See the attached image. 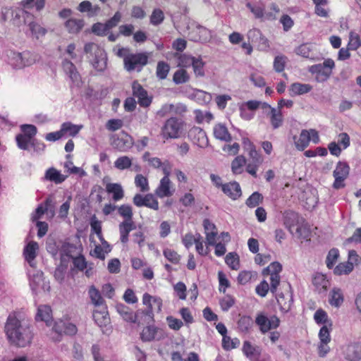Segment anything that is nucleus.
I'll return each mask as SVG.
<instances>
[{
  "label": "nucleus",
  "instance_id": "4d7b16f0",
  "mask_svg": "<svg viewBox=\"0 0 361 361\" xmlns=\"http://www.w3.org/2000/svg\"><path fill=\"white\" fill-rule=\"evenodd\" d=\"M33 139L26 137L22 134H18L16 137V141L18 148L23 150L28 149L29 145L32 146Z\"/></svg>",
  "mask_w": 361,
  "mask_h": 361
},
{
  "label": "nucleus",
  "instance_id": "3c124183",
  "mask_svg": "<svg viewBox=\"0 0 361 361\" xmlns=\"http://www.w3.org/2000/svg\"><path fill=\"white\" fill-rule=\"evenodd\" d=\"M353 269V263L351 262H347L344 263H340L338 264L334 272L336 275L348 274Z\"/></svg>",
  "mask_w": 361,
  "mask_h": 361
},
{
  "label": "nucleus",
  "instance_id": "dca6fc26",
  "mask_svg": "<svg viewBox=\"0 0 361 361\" xmlns=\"http://www.w3.org/2000/svg\"><path fill=\"white\" fill-rule=\"evenodd\" d=\"M284 225L291 234H293L295 228L300 224H302L305 219L298 213L293 211H288L283 214Z\"/></svg>",
  "mask_w": 361,
  "mask_h": 361
},
{
  "label": "nucleus",
  "instance_id": "c9c22d12",
  "mask_svg": "<svg viewBox=\"0 0 361 361\" xmlns=\"http://www.w3.org/2000/svg\"><path fill=\"white\" fill-rule=\"evenodd\" d=\"M82 128V126L75 125L71 122H65L61 126L63 136L68 135L71 137L77 135Z\"/></svg>",
  "mask_w": 361,
  "mask_h": 361
},
{
  "label": "nucleus",
  "instance_id": "c03bdc74",
  "mask_svg": "<svg viewBox=\"0 0 361 361\" xmlns=\"http://www.w3.org/2000/svg\"><path fill=\"white\" fill-rule=\"evenodd\" d=\"M253 325V320L250 316H242L238 321V328L240 331L243 333L249 332Z\"/></svg>",
  "mask_w": 361,
  "mask_h": 361
},
{
  "label": "nucleus",
  "instance_id": "7ed1b4c3",
  "mask_svg": "<svg viewBox=\"0 0 361 361\" xmlns=\"http://www.w3.org/2000/svg\"><path fill=\"white\" fill-rule=\"evenodd\" d=\"M5 332L8 341L20 348L29 345L33 337L30 327L22 325L19 319L11 314L5 325Z\"/></svg>",
  "mask_w": 361,
  "mask_h": 361
},
{
  "label": "nucleus",
  "instance_id": "20e7f679",
  "mask_svg": "<svg viewBox=\"0 0 361 361\" xmlns=\"http://www.w3.org/2000/svg\"><path fill=\"white\" fill-rule=\"evenodd\" d=\"M116 54L123 60V67L128 72H140L148 63L149 56L147 52L132 53L129 48L120 47Z\"/></svg>",
  "mask_w": 361,
  "mask_h": 361
},
{
  "label": "nucleus",
  "instance_id": "393cba45",
  "mask_svg": "<svg viewBox=\"0 0 361 361\" xmlns=\"http://www.w3.org/2000/svg\"><path fill=\"white\" fill-rule=\"evenodd\" d=\"M39 249L38 243L35 241L29 242L24 248L23 255L25 260L32 266V262L37 257V251Z\"/></svg>",
  "mask_w": 361,
  "mask_h": 361
},
{
  "label": "nucleus",
  "instance_id": "a18cd8bd",
  "mask_svg": "<svg viewBox=\"0 0 361 361\" xmlns=\"http://www.w3.org/2000/svg\"><path fill=\"white\" fill-rule=\"evenodd\" d=\"M313 285L319 290V291H325L329 286V281L326 279L324 275L317 274L312 279Z\"/></svg>",
  "mask_w": 361,
  "mask_h": 361
},
{
  "label": "nucleus",
  "instance_id": "bf43d9fd",
  "mask_svg": "<svg viewBox=\"0 0 361 361\" xmlns=\"http://www.w3.org/2000/svg\"><path fill=\"white\" fill-rule=\"evenodd\" d=\"M361 46V39L358 34L355 32H350L349 42L348 44V49L356 50Z\"/></svg>",
  "mask_w": 361,
  "mask_h": 361
},
{
  "label": "nucleus",
  "instance_id": "ddd939ff",
  "mask_svg": "<svg viewBox=\"0 0 361 361\" xmlns=\"http://www.w3.org/2000/svg\"><path fill=\"white\" fill-rule=\"evenodd\" d=\"M350 172V167L346 162L338 161L336 169L333 171V176L335 180L333 183V188L338 190L345 187L344 181L348 178Z\"/></svg>",
  "mask_w": 361,
  "mask_h": 361
},
{
  "label": "nucleus",
  "instance_id": "473e14b6",
  "mask_svg": "<svg viewBox=\"0 0 361 361\" xmlns=\"http://www.w3.org/2000/svg\"><path fill=\"white\" fill-rule=\"evenodd\" d=\"M52 204V200L51 197H48L43 204H39L35 209V212L32 214L31 220L35 222L42 217L49 209Z\"/></svg>",
  "mask_w": 361,
  "mask_h": 361
},
{
  "label": "nucleus",
  "instance_id": "603ef678",
  "mask_svg": "<svg viewBox=\"0 0 361 361\" xmlns=\"http://www.w3.org/2000/svg\"><path fill=\"white\" fill-rule=\"evenodd\" d=\"M240 344V341L237 338H231L228 336H224L222 338V347L226 350H231L236 348Z\"/></svg>",
  "mask_w": 361,
  "mask_h": 361
},
{
  "label": "nucleus",
  "instance_id": "f3484780",
  "mask_svg": "<svg viewBox=\"0 0 361 361\" xmlns=\"http://www.w3.org/2000/svg\"><path fill=\"white\" fill-rule=\"evenodd\" d=\"M189 136L193 142L200 147H205L209 144L205 131L200 127H193L189 132Z\"/></svg>",
  "mask_w": 361,
  "mask_h": 361
},
{
  "label": "nucleus",
  "instance_id": "a211bd4d",
  "mask_svg": "<svg viewBox=\"0 0 361 361\" xmlns=\"http://www.w3.org/2000/svg\"><path fill=\"white\" fill-rule=\"evenodd\" d=\"M344 355L348 361L361 360V342H353L348 344L345 350Z\"/></svg>",
  "mask_w": 361,
  "mask_h": 361
},
{
  "label": "nucleus",
  "instance_id": "ea45409f",
  "mask_svg": "<svg viewBox=\"0 0 361 361\" xmlns=\"http://www.w3.org/2000/svg\"><path fill=\"white\" fill-rule=\"evenodd\" d=\"M312 89V86L309 84L295 82L291 85L290 91L291 95H300L310 92Z\"/></svg>",
  "mask_w": 361,
  "mask_h": 361
},
{
  "label": "nucleus",
  "instance_id": "58836bf2",
  "mask_svg": "<svg viewBox=\"0 0 361 361\" xmlns=\"http://www.w3.org/2000/svg\"><path fill=\"white\" fill-rule=\"evenodd\" d=\"M159 329L154 326H147L145 327L141 334L140 338L143 341H152L156 338Z\"/></svg>",
  "mask_w": 361,
  "mask_h": 361
},
{
  "label": "nucleus",
  "instance_id": "1a4fd4ad",
  "mask_svg": "<svg viewBox=\"0 0 361 361\" xmlns=\"http://www.w3.org/2000/svg\"><path fill=\"white\" fill-rule=\"evenodd\" d=\"M84 51L94 58L92 59V66L97 71H103L106 66V54L105 51L94 42L85 44Z\"/></svg>",
  "mask_w": 361,
  "mask_h": 361
},
{
  "label": "nucleus",
  "instance_id": "09e8293b",
  "mask_svg": "<svg viewBox=\"0 0 361 361\" xmlns=\"http://www.w3.org/2000/svg\"><path fill=\"white\" fill-rule=\"evenodd\" d=\"M131 166H132V159H130L128 156L119 157L114 161V167L121 171L128 169Z\"/></svg>",
  "mask_w": 361,
  "mask_h": 361
},
{
  "label": "nucleus",
  "instance_id": "0eeeda50",
  "mask_svg": "<svg viewBox=\"0 0 361 361\" xmlns=\"http://www.w3.org/2000/svg\"><path fill=\"white\" fill-rule=\"evenodd\" d=\"M77 331V326L68 320L59 319L54 322L49 338L54 342H59L63 335L73 336Z\"/></svg>",
  "mask_w": 361,
  "mask_h": 361
},
{
  "label": "nucleus",
  "instance_id": "39448f33",
  "mask_svg": "<svg viewBox=\"0 0 361 361\" xmlns=\"http://www.w3.org/2000/svg\"><path fill=\"white\" fill-rule=\"evenodd\" d=\"M118 213L123 218V221L118 225L120 240L123 244H126L130 233L136 227L133 221V208L129 204H121L118 207Z\"/></svg>",
  "mask_w": 361,
  "mask_h": 361
},
{
  "label": "nucleus",
  "instance_id": "37998d69",
  "mask_svg": "<svg viewBox=\"0 0 361 361\" xmlns=\"http://www.w3.org/2000/svg\"><path fill=\"white\" fill-rule=\"evenodd\" d=\"M225 262L232 270L240 269V258L236 252H229L225 257Z\"/></svg>",
  "mask_w": 361,
  "mask_h": 361
},
{
  "label": "nucleus",
  "instance_id": "69168bd1",
  "mask_svg": "<svg viewBox=\"0 0 361 361\" xmlns=\"http://www.w3.org/2000/svg\"><path fill=\"white\" fill-rule=\"evenodd\" d=\"M218 279H219V290L222 293H225L226 288L231 286L230 281L226 277V275L222 271H218Z\"/></svg>",
  "mask_w": 361,
  "mask_h": 361
},
{
  "label": "nucleus",
  "instance_id": "4468645a",
  "mask_svg": "<svg viewBox=\"0 0 361 361\" xmlns=\"http://www.w3.org/2000/svg\"><path fill=\"white\" fill-rule=\"evenodd\" d=\"M132 93L134 97L137 99V103L142 107H149L152 102V97L148 96L147 91L140 84L137 80L132 83Z\"/></svg>",
  "mask_w": 361,
  "mask_h": 361
},
{
  "label": "nucleus",
  "instance_id": "2f4dec72",
  "mask_svg": "<svg viewBox=\"0 0 361 361\" xmlns=\"http://www.w3.org/2000/svg\"><path fill=\"white\" fill-rule=\"evenodd\" d=\"M66 176L61 174L60 171L54 167L48 169L45 173V178L55 183L56 184L63 183L66 180Z\"/></svg>",
  "mask_w": 361,
  "mask_h": 361
},
{
  "label": "nucleus",
  "instance_id": "423d86ee",
  "mask_svg": "<svg viewBox=\"0 0 361 361\" xmlns=\"http://www.w3.org/2000/svg\"><path fill=\"white\" fill-rule=\"evenodd\" d=\"M243 147L249 155V163L247 164L246 171L248 173L256 177L257 171L259 166L262 162V158L256 150L253 142H252L249 138L245 137L243 139Z\"/></svg>",
  "mask_w": 361,
  "mask_h": 361
},
{
  "label": "nucleus",
  "instance_id": "0e129e2a",
  "mask_svg": "<svg viewBox=\"0 0 361 361\" xmlns=\"http://www.w3.org/2000/svg\"><path fill=\"white\" fill-rule=\"evenodd\" d=\"M288 62V58L284 55H278L274 58V68L278 72H282Z\"/></svg>",
  "mask_w": 361,
  "mask_h": 361
},
{
  "label": "nucleus",
  "instance_id": "79ce46f5",
  "mask_svg": "<svg viewBox=\"0 0 361 361\" xmlns=\"http://www.w3.org/2000/svg\"><path fill=\"white\" fill-rule=\"evenodd\" d=\"M90 226L91 229L92 231H94L97 237L101 240L102 245L104 246L106 245L109 247L108 243L104 239L102 235V222L96 219L95 216H94L90 221Z\"/></svg>",
  "mask_w": 361,
  "mask_h": 361
},
{
  "label": "nucleus",
  "instance_id": "72a5a7b5",
  "mask_svg": "<svg viewBox=\"0 0 361 361\" xmlns=\"http://www.w3.org/2000/svg\"><path fill=\"white\" fill-rule=\"evenodd\" d=\"M293 235L299 239L308 240L310 235V231L307 224L305 222V220H304L302 224H300L295 228Z\"/></svg>",
  "mask_w": 361,
  "mask_h": 361
},
{
  "label": "nucleus",
  "instance_id": "864d4df0",
  "mask_svg": "<svg viewBox=\"0 0 361 361\" xmlns=\"http://www.w3.org/2000/svg\"><path fill=\"white\" fill-rule=\"evenodd\" d=\"M164 20V13L160 8H155L152 11L150 16V23L157 26L163 23Z\"/></svg>",
  "mask_w": 361,
  "mask_h": 361
},
{
  "label": "nucleus",
  "instance_id": "13d9d810",
  "mask_svg": "<svg viewBox=\"0 0 361 361\" xmlns=\"http://www.w3.org/2000/svg\"><path fill=\"white\" fill-rule=\"evenodd\" d=\"M263 201V196L258 192H253L245 202L246 205L250 208L258 206Z\"/></svg>",
  "mask_w": 361,
  "mask_h": 361
},
{
  "label": "nucleus",
  "instance_id": "8fccbe9b",
  "mask_svg": "<svg viewBox=\"0 0 361 361\" xmlns=\"http://www.w3.org/2000/svg\"><path fill=\"white\" fill-rule=\"evenodd\" d=\"M189 79V75L184 68L177 70L173 75V81L177 85L185 83Z\"/></svg>",
  "mask_w": 361,
  "mask_h": 361
},
{
  "label": "nucleus",
  "instance_id": "aec40b11",
  "mask_svg": "<svg viewBox=\"0 0 361 361\" xmlns=\"http://www.w3.org/2000/svg\"><path fill=\"white\" fill-rule=\"evenodd\" d=\"M221 190L225 195L233 200H237L242 195L240 186L235 181L224 184L221 185Z\"/></svg>",
  "mask_w": 361,
  "mask_h": 361
},
{
  "label": "nucleus",
  "instance_id": "7c9ffc66",
  "mask_svg": "<svg viewBox=\"0 0 361 361\" xmlns=\"http://www.w3.org/2000/svg\"><path fill=\"white\" fill-rule=\"evenodd\" d=\"M84 26V21L82 19L70 18L65 23V27L69 33H78Z\"/></svg>",
  "mask_w": 361,
  "mask_h": 361
},
{
  "label": "nucleus",
  "instance_id": "a19ab883",
  "mask_svg": "<svg viewBox=\"0 0 361 361\" xmlns=\"http://www.w3.org/2000/svg\"><path fill=\"white\" fill-rule=\"evenodd\" d=\"M246 164V159L243 155L237 156L231 163V170L234 174H240Z\"/></svg>",
  "mask_w": 361,
  "mask_h": 361
},
{
  "label": "nucleus",
  "instance_id": "9d476101",
  "mask_svg": "<svg viewBox=\"0 0 361 361\" xmlns=\"http://www.w3.org/2000/svg\"><path fill=\"white\" fill-rule=\"evenodd\" d=\"M184 122L176 117L168 118L161 129V135L165 140L176 139L180 137Z\"/></svg>",
  "mask_w": 361,
  "mask_h": 361
},
{
  "label": "nucleus",
  "instance_id": "6e6552de",
  "mask_svg": "<svg viewBox=\"0 0 361 361\" xmlns=\"http://www.w3.org/2000/svg\"><path fill=\"white\" fill-rule=\"evenodd\" d=\"M171 169V165L165 164L163 169L164 176L154 190V195L159 198L170 197L175 193L176 188L169 178Z\"/></svg>",
  "mask_w": 361,
  "mask_h": 361
},
{
  "label": "nucleus",
  "instance_id": "6ab92c4d",
  "mask_svg": "<svg viewBox=\"0 0 361 361\" xmlns=\"http://www.w3.org/2000/svg\"><path fill=\"white\" fill-rule=\"evenodd\" d=\"M62 68L73 83L78 85L81 81V77L75 66L68 59L62 61Z\"/></svg>",
  "mask_w": 361,
  "mask_h": 361
},
{
  "label": "nucleus",
  "instance_id": "5fc2aeb1",
  "mask_svg": "<svg viewBox=\"0 0 361 361\" xmlns=\"http://www.w3.org/2000/svg\"><path fill=\"white\" fill-rule=\"evenodd\" d=\"M163 255L167 259V260L174 264H179L181 259L180 255L176 251L171 248L164 249L163 251Z\"/></svg>",
  "mask_w": 361,
  "mask_h": 361
},
{
  "label": "nucleus",
  "instance_id": "412c9836",
  "mask_svg": "<svg viewBox=\"0 0 361 361\" xmlns=\"http://www.w3.org/2000/svg\"><path fill=\"white\" fill-rule=\"evenodd\" d=\"M203 226L206 235L207 243L208 245H214L215 239H216L218 235L216 226L208 219L204 220Z\"/></svg>",
  "mask_w": 361,
  "mask_h": 361
},
{
  "label": "nucleus",
  "instance_id": "c85d7f7f",
  "mask_svg": "<svg viewBox=\"0 0 361 361\" xmlns=\"http://www.w3.org/2000/svg\"><path fill=\"white\" fill-rule=\"evenodd\" d=\"M93 318L98 326L100 327L106 326L110 321L106 307H103L102 310H94Z\"/></svg>",
  "mask_w": 361,
  "mask_h": 361
},
{
  "label": "nucleus",
  "instance_id": "2eb2a0df",
  "mask_svg": "<svg viewBox=\"0 0 361 361\" xmlns=\"http://www.w3.org/2000/svg\"><path fill=\"white\" fill-rule=\"evenodd\" d=\"M155 195L147 193L145 195L136 194L133 198V204L138 207H146L153 210L157 211L159 209V202L154 197Z\"/></svg>",
  "mask_w": 361,
  "mask_h": 361
},
{
  "label": "nucleus",
  "instance_id": "e2e57ef3",
  "mask_svg": "<svg viewBox=\"0 0 361 361\" xmlns=\"http://www.w3.org/2000/svg\"><path fill=\"white\" fill-rule=\"evenodd\" d=\"M242 350L246 357L251 360H254L257 357L256 349L250 342L245 341Z\"/></svg>",
  "mask_w": 361,
  "mask_h": 361
},
{
  "label": "nucleus",
  "instance_id": "774afa93",
  "mask_svg": "<svg viewBox=\"0 0 361 361\" xmlns=\"http://www.w3.org/2000/svg\"><path fill=\"white\" fill-rule=\"evenodd\" d=\"M338 257L339 253L337 249L333 248L329 250L326 260V266L329 269L333 268Z\"/></svg>",
  "mask_w": 361,
  "mask_h": 361
},
{
  "label": "nucleus",
  "instance_id": "5701e85b",
  "mask_svg": "<svg viewBox=\"0 0 361 361\" xmlns=\"http://www.w3.org/2000/svg\"><path fill=\"white\" fill-rule=\"evenodd\" d=\"M194 33L195 35L192 36L191 39L195 42H207L212 37L210 30L202 25L197 26L192 35Z\"/></svg>",
  "mask_w": 361,
  "mask_h": 361
},
{
  "label": "nucleus",
  "instance_id": "bb28decb",
  "mask_svg": "<svg viewBox=\"0 0 361 361\" xmlns=\"http://www.w3.org/2000/svg\"><path fill=\"white\" fill-rule=\"evenodd\" d=\"M294 142L296 148L298 150H304L308 145L310 141V133L307 130H302L300 136L293 137Z\"/></svg>",
  "mask_w": 361,
  "mask_h": 361
},
{
  "label": "nucleus",
  "instance_id": "4be33fe9",
  "mask_svg": "<svg viewBox=\"0 0 361 361\" xmlns=\"http://www.w3.org/2000/svg\"><path fill=\"white\" fill-rule=\"evenodd\" d=\"M36 321H42L45 322L47 326H50L53 317L52 310L49 305H40L37 309V312L35 316Z\"/></svg>",
  "mask_w": 361,
  "mask_h": 361
},
{
  "label": "nucleus",
  "instance_id": "cd10ccee",
  "mask_svg": "<svg viewBox=\"0 0 361 361\" xmlns=\"http://www.w3.org/2000/svg\"><path fill=\"white\" fill-rule=\"evenodd\" d=\"M305 202V207L307 209H312L316 207L318 203V197L316 190H310L304 192L302 197Z\"/></svg>",
  "mask_w": 361,
  "mask_h": 361
},
{
  "label": "nucleus",
  "instance_id": "f03ea898",
  "mask_svg": "<svg viewBox=\"0 0 361 361\" xmlns=\"http://www.w3.org/2000/svg\"><path fill=\"white\" fill-rule=\"evenodd\" d=\"M282 269L280 262H272V294L275 295L279 309L283 312H288L293 302L291 287L286 281H281L279 273Z\"/></svg>",
  "mask_w": 361,
  "mask_h": 361
},
{
  "label": "nucleus",
  "instance_id": "f257e3e1",
  "mask_svg": "<svg viewBox=\"0 0 361 361\" xmlns=\"http://www.w3.org/2000/svg\"><path fill=\"white\" fill-rule=\"evenodd\" d=\"M142 303L147 307L145 310H137L133 314L132 310L123 304L116 305L118 312L128 322L140 324L144 317L143 322L149 323L154 319V312H160L162 307V300L159 297H153L148 293L142 296Z\"/></svg>",
  "mask_w": 361,
  "mask_h": 361
},
{
  "label": "nucleus",
  "instance_id": "c756f323",
  "mask_svg": "<svg viewBox=\"0 0 361 361\" xmlns=\"http://www.w3.org/2000/svg\"><path fill=\"white\" fill-rule=\"evenodd\" d=\"M214 135L216 139L226 142L231 140V134L227 128L221 123H218L214 127Z\"/></svg>",
  "mask_w": 361,
  "mask_h": 361
},
{
  "label": "nucleus",
  "instance_id": "4c0bfd02",
  "mask_svg": "<svg viewBox=\"0 0 361 361\" xmlns=\"http://www.w3.org/2000/svg\"><path fill=\"white\" fill-rule=\"evenodd\" d=\"M329 303L334 307H339L343 302L342 291L338 288H334L330 292Z\"/></svg>",
  "mask_w": 361,
  "mask_h": 361
},
{
  "label": "nucleus",
  "instance_id": "f8f14e48",
  "mask_svg": "<svg viewBox=\"0 0 361 361\" xmlns=\"http://www.w3.org/2000/svg\"><path fill=\"white\" fill-rule=\"evenodd\" d=\"M110 141L114 149L121 152H127L134 144L133 137L123 130L118 135H112Z\"/></svg>",
  "mask_w": 361,
  "mask_h": 361
},
{
  "label": "nucleus",
  "instance_id": "9b49d317",
  "mask_svg": "<svg viewBox=\"0 0 361 361\" xmlns=\"http://www.w3.org/2000/svg\"><path fill=\"white\" fill-rule=\"evenodd\" d=\"M334 61L328 59L322 63H318L309 67L308 71L312 74H316L315 80L319 82H322L329 79L334 68Z\"/></svg>",
  "mask_w": 361,
  "mask_h": 361
},
{
  "label": "nucleus",
  "instance_id": "a878e982",
  "mask_svg": "<svg viewBox=\"0 0 361 361\" xmlns=\"http://www.w3.org/2000/svg\"><path fill=\"white\" fill-rule=\"evenodd\" d=\"M106 191L112 194V198L115 202L122 200L124 197V191L121 184L109 183L106 185Z\"/></svg>",
  "mask_w": 361,
  "mask_h": 361
},
{
  "label": "nucleus",
  "instance_id": "338daca9",
  "mask_svg": "<svg viewBox=\"0 0 361 361\" xmlns=\"http://www.w3.org/2000/svg\"><path fill=\"white\" fill-rule=\"evenodd\" d=\"M23 133L22 135L33 139L37 133V129L35 126L31 124H23L20 126Z\"/></svg>",
  "mask_w": 361,
  "mask_h": 361
},
{
  "label": "nucleus",
  "instance_id": "b1692460",
  "mask_svg": "<svg viewBox=\"0 0 361 361\" xmlns=\"http://www.w3.org/2000/svg\"><path fill=\"white\" fill-rule=\"evenodd\" d=\"M23 17L25 18V16L27 19L25 20V23H28L30 30L31 31L32 34L35 35L37 38H39V36H43L46 33V30L41 27L37 23L32 21L31 20L33 19V16L31 14H29L27 12L23 11Z\"/></svg>",
  "mask_w": 361,
  "mask_h": 361
},
{
  "label": "nucleus",
  "instance_id": "de8ad7c7",
  "mask_svg": "<svg viewBox=\"0 0 361 361\" xmlns=\"http://www.w3.org/2000/svg\"><path fill=\"white\" fill-rule=\"evenodd\" d=\"M169 71L170 66L166 62L161 61L157 63L156 75L159 80L166 79Z\"/></svg>",
  "mask_w": 361,
  "mask_h": 361
},
{
  "label": "nucleus",
  "instance_id": "680f3d73",
  "mask_svg": "<svg viewBox=\"0 0 361 361\" xmlns=\"http://www.w3.org/2000/svg\"><path fill=\"white\" fill-rule=\"evenodd\" d=\"M260 106H261V102L256 101V100H250V101H247V102H245L240 107L241 117H243L244 118H246L245 116L244 115V112L245 111V107H247V109L250 111H255V110L259 109L260 107Z\"/></svg>",
  "mask_w": 361,
  "mask_h": 361
},
{
  "label": "nucleus",
  "instance_id": "052dcab7",
  "mask_svg": "<svg viewBox=\"0 0 361 361\" xmlns=\"http://www.w3.org/2000/svg\"><path fill=\"white\" fill-rule=\"evenodd\" d=\"M195 58V57L190 56L186 55L185 54H178V58H177V59H178V65L177 66L182 68H188L192 65Z\"/></svg>",
  "mask_w": 361,
  "mask_h": 361
},
{
  "label": "nucleus",
  "instance_id": "f704fd0d",
  "mask_svg": "<svg viewBox=\"0 0 361 361\" xmlns=\"http://www.w3.org/2000/svg\"><path fill=\"white\" fill-rule=\"evenodd\" d=\"M257 273L252 271L243 270L240 271L237 277V281L240 285H245L252 281H256Z\"/></svg>",
  "mask_w": 361,
  "mask_h": 361
},
{
  "label": "nucleus",
  "instance_id": "49530a36",
  "mask_svg": "<svg viewBox=\"0 0 361 361\" xmlns=\"http://www.w3.org/2000/svg\"><path fill=\"white\" fill-rule=\"evenodd\" d=\"M89 295L92 302L95 306H101L104 305V300L102 298L101 293L98 289L94 286H92L89 289Z\"/></svg>",
  "mask_w": 361,
  "mask_h": 361
},
{
  "label": "nucleus",
  "instance_id": "6e6d98bb",
  "mask_svg": "<svg viewBox=\"0 0 361 361\" xmlns=\"http://www.w3.org/2000/svg\"><path fill=\"white\" fill-rule=\"evenodd\" d=\"M135 184L142 192H148L149 190L148 180L142 174L136 175L135 178Z\"/></svg>",
  "mask_w": 361,
  "mask_h": 361
},
{
  "label": "nucleus",
  "instance_id": "e433bc0d",
  "mask_svg": "<svg viewBox=\"0 0 361 361\" xmlns=\"http://www.w3.org/2000/svg\"><path fill=\"white\" fill-rule=\"evenodd\" d=\"M255 323L263 334L268 332L271 329V320L263 313H259L257 315Z\"/></svg>",
  "mask_w": 361,
  "mask_h": 361
}]
</instances>
